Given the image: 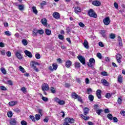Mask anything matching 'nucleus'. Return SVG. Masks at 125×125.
<instances>
[{
	"mask_svg": "<svg viewBox=\"0 0 125 125\" xmlns=\"http://www.w3.org/2000/svg\"><path fill=\"white\" fill-rule=\"evenodd\" d=\"M74 123H75V119L67 117L64 119V123H63V125H70L69 123L74 124Z\"/></svg>",
	"mask_w": 125,
	"mask_h": 125,
	"instance_id": "f257e3e1",
	"label": "nucleus"
},
{
	"mask_svg": "<svg viewBox=\"0 0 125 125\" xmlns=\"http://www.w3.org/2000/svg\"><path fill=\"white\" fill-rule=\"evenodd\" d=\"M88 14L90 17H93V18H97V15L92 9H90L88 12Z\"/></svg>",
	"mask_w": 125,
	"mask_h": 125,
	"instance_id": "f03ea898",
	"label": "nucleus"
},
{
	"mask_svg": "<svg viewBox=\"0 0 125 125\" xmlns=\"http://www.w3.org/2000/svg\"><path fill=\"white\" fill-rule=\"evenodd\" d=\"M89 62H87V65L88 67H91L92 68L94 65H95V60L94 58H90L89 60Z\"/></svg>",
	"mask_w": 125,
	"mask_h": 125,
	"instance_id": "7ed1b4c3",
	"label": "nucleus"
},
{
	"mask_svg": "<svg viewBox=\"0 0 125 125\" xmlns=\"http://www.w3.org/2000/svg\"><path fill=\"white\" fill-rule=\"evenodd\" d=\"M36 65H40V63H39L38 62H32L31 64V66L36 72H39V68H37V66H36Z\"/></svg>",
	"mask_w": 125,
	"mask_h": 125,
	"instance_id": "20e7f679",
	"label": "nucleus"
},
{
	"mask_svg": "<svg viewBox=\"0 0 125 125\" xmlns=\"http://www.w3.org/2000/svg\"><path fill=\"white\" fill-rule=\"evenodd\" d=\"M42 88L43 91H47L49 90V86L47 83H44L42 85Z\"/></svg>",
	"mask_w": 125,
	"mask_h": 125,
	"instance_id": "39448f33",
	"label": "nucleus"
},
{
	"mask_svg": "<svg viewBox=\"0 0 125 125\" xmlns=\"http://www.w3.org/2000/svg\"><path fill=\"white\" fill-rule=\"evenodd\" d=\"M78 58L80 62L83 64V65L85 64V59L84 57H83L82 56H78Z\"/></svg>",
	"mask_w": 125,
	"mask_h": 125,
	"instance_id": "423d86ee",
	"label": "nucleus"
},
{
	"mask_svg": "<svg viewBox=\"0 0 125 125\" xmlns=\"http://www.w3.org/2000/svg\"><path fill=\"white\" fill-rule=\"evenodd\" d=\"M105 26H108L109 24H110V18L109 17H106L105 19H104L103 20Z\"/></svg>",
	"mask_w": 125,
	"mask_h": 125,
	"instance_id": "0eeeda50",
	"label": "nucleus"
},
{
	"mask_svg": "<svg viewBox=\"0 0 125 125\" xmlns=\"http://www.w3.org/2000/svg\"><path fill=\"white\" fill-rule=\"evenodd\" d=\"M15 55L18 59L21 60V59H23V56H22V54H20L19 52H16Z\"/></svg>",
	"mask_w": 125,
	"mask_h": 125,
	"instance_id": "6e6552de",
	"label": "nucleus"
},
{
	"mask_svg": "<svg viewBox=\"0 0 125 125\" xmlns=\"http://www.w3.org/2000/svg\"><path fill=\"white\" fill-rule=\"evenodd\" d=\"M24 53L26 56H28L29 58H32L33 57V55L32 54V53L31 52L26 50L24 51Z\"/></svg>",
	"mask_w": 125,
	"mask_h": 125,
	"instance_id": "1a4fd4ad",
	"label": "nucleus"
},
{
	"mask_svg": "<svg viewBox=\"0 0 125 125\" xmlns=\"http://www.w3.org/2000/svg\"><path fill=\"white\" fill-rule=\"evenodd\" d=\"M9 123L10 125H16L17 121H16V119L15 118H12L10 120Z\"/></svg>",
	"mask_w": 125,
	"mask_h": 125,
	"instance_id": "9d476101",
	"label": "nucleus"
},
{
	"mask_svg": "<svg viewBox=\"0 0 125 125\" xmlns=\"http://www.w3.org/2000/svg\"><path fill=\"white\" fill-rule=\"evenodd\" d=\"M52 15L53 17L55 19H59V18H60V14H59L58 12H54Z\"/></svg>",
	"mask_w": 125,
	"mask_h": 125,
	"instance_id": "9b49d317",
	"label": "nucleus"
},
{
	"mask_svg": "<svg viewBox=\"0 0 125 125\" xmlns=\"http://www.w3.org/2000/svg\"><path fill=\"white\" fill-rule=\"evenodd\" d=\"M100 34L102 35V37L104 39H107V35H106V31L104 30H101Z\"/></svg>",
	"mask_w": 125,
	"mask_h": 125,
	"instance_id": "f8f14e48",
	"label": "nucleus"
},
{
	"mask_svg": "<svg viewBox=\"0 0 125 125\" xmlns=\"http://www.w3.org/2000/svg\"><path fill=\"white\" fill-rule=\"evenodd\" d=\"M121 59H122V55H121L120 54H117L116 55V60L118 63H121V62H122Z\"/></svg>",
	"mask_w": 125,
	"mask_h": 125,
	"instance_id": "ddd939ff",
	"label": "nucleus"
},
{
	"mask_svg": "<svg viewBox=\"0 0 125 125\" xmlns=\"http://www.w3.org/2000/svg\"><path fill=\"white\" fill-rule=\"evenodd\" d=\"M83 111L84 115L85 116H87V114H88L89 112V109L87 107H84L83 109Z\"/></svg>",
	"mask_w": 125,
	"mask_h": 125,
	"instance_id": "4468645a",
	"label": "nucleus"
},
{
	"mask_svg": "<svg viewBox=\"0 0 125 125\" xmlns=\"http://www.w3.org/2000/svg\"><path fill=\"white\" fill-rule=\"evenodd\" d=\"M72 66V62L71 61H67L65 63V67L66 68H70Z\"/></svg>",
	"mask_w": 125,
	"mask_h": 125,
	"instance_id": "2eb2a0df",
	"label": "nucleus"
},
{
	"mask_svg": "<svg viewBox=\"0 0 125 125\" xmlns=\"http://www.w3.org/2000/svg\"><path fill=\"white\" fill-rule=\"evenodd\" d=\"M92 4L93 5H95L96 6H99L100 4H101V3L99 2V1L98 0H95L92 2Z\"/></svg>",
	"mask_w": 125,
	"mask_h": 125,
	"instance_id": "dca6fc26",
	"label": "nucleus"
},
{
	"mask_svg": "<svg viewBox=\"0 0 125 125\" xmlns=\"http://www.w3.org/2000/svg\"><path fill=\"white\" fill-rule=\"evenodd\" d=\"M101 82L104 85H106V86H108V85H109V83H108L107 80H106L105 79H102Z\"/></svg>",
	"mask_w": 125,
	"mask_h": 125,
	"instance_id": "f3484780",
	"label": "nucleus"
},
{
	"mask_svg": "<svg viewBox=\"0 0 125 125\" xmlns=\"http://www.w3.org/2000/svg\"><path fill=\"white\" fill-rule=\"evenodd\" d=\"M38 29H34L32 31V36L33 37H36L38 36Z\"/></svg>",
	"mask_w": 125,
	"mask_h": 125,
	"instance_id": "a211bd4d",
	"label": "nucleus"
},
{
	"mask_svg": "<svg viewBox=\"0 0 125 125\" xmlns=\"http://www.w3.org/2000/svg\"><path fill=\"white\" fill-rule=\"evenodd\" d=\"M75 12L76 13V14H78L79 12H82V9H81V8L80 7H76L75 8Z\"/></svg>",
	"mask_w": 125,
	"mask_h": 125,
	"instance_id": "6ab92c4d",
	"label": "nucleus"
},
{
	"mask_svg": "<svg viewBox=\"0 0 125 125\" xmlns=\"http://www.w3.org/2000/svg\"><path fill=\"white\" fill-rule=\"evenodd\" d=\"M118 39L120 46H123V41L122 40V38H121L120 36H118Z\"/></svg>",
	"mask_w": 125,
	"mask_h": 125,
	"instance_id": "aec40b11",
	"label": "nucleus"
},
{
	"mask_svg": "<svg viewBox=\"0 0 125 125\" xmlns=\"http://www.w3.org/2000/svg\"><path fill=\"white\" fill-rule=\"evenodd\" d=\"M83 45L85 48H86L87 49H88V48L89 47V46H88V42L86 40L84 41Z\"/></svg>",
	"mask_w": 125,
	"mask_h": 125,
	"instance_id": "412c9836",
	"label": "nucleus"
},
{
	"mask_svg": "<svg viewBox=\"0 0 125 125\" xmlns=\"http://www.w3.org/2000/svg\"><path fill=\"white\" fill-rule=\"evenodd\" d=\"M71 96L72 98H74V99H77L78 97H79V95H78L77 93L74 92L72 93Z\"/></svg>",
	"mask_w": 125,
	"mask_h": 125,
	"instance_id": "4be33fe9",
	"label": "nucleus"
},
{
	"mask_svg": "<svg viewBox=\"0 0 125 125\" xmlns=\"http://www.w3.org/2000/svg\"><path fill=\"white\" fill-rule=\"evenodd\" d=\"M81 117L85 121H88L89 120V116H84L83 114H81Z\"/></svg>",
	"mask_w": 125,
	"mask_h": 125,
	"instance_id": "5701e85b",
	"label": "nucleus"
},
{
	"mask_svg": "<svg viewBox=\"0 0 125 125\" xmlns=\"http://www.w3.org/2000/svg\"><path fill=\"white\" fill-rule=\"evenodd\" d=\"M41 21L42 25H43L44 26H46V23L47 22V21H46V19H42Z\"/></svg>",
	"mask_w": 125,
	"mask_h": 125,
	"instance_id": "b1692460",
	"label": "nucleus"
},
{
	"mask_svg": "<svg viewBox=\"0 0 125 125\" xmlns=\"http://www.w3.org/2000/svg\"><path fill=\"white\" fill-rule=\"evenodd\" d=\"M17 104V102L16 101H12L9 103V106H14V105H16Z\"/></svg>",
	"mask_w": 125,
	"mask_h": 125,
	"instance_id": "393cba45",
	"label": "nucleus"
},
{
	"mask_svg": "<svg viewBox=\"0 0 125 125\" xmlns=\"http://www.w3.org/2000/svg\"><path fill=\"white\" fill-rule=\"evenodd\" d=\"M22 43L24 46L28 45V41L26 39H23L22 40Z\"/></svg>",
	"mask_w": 125,
	"mask_h": 125,
	"instance_id": "a878e982",
	"label": "nucleus"
},
{
	"mask_svg": "<svg viewBox=\"0 0 125 125\" xmlns=\"http://www.w3.org/2000/svg\"><path fill=\"white\" fill-rule=\"evenodd\" d=\"M118 82H119L120 83H123V78H122V75L118 76Z\"/></svg>",
	"mask_w": 125,
	"mask_h": 125,
	"instance_id": "bb28decb",
	"label": "nucleus"
},
{
	"mask_svg": "<svg viewBox=\"0 0 125 125\" xmlns=\"http://www.w3.org/2000/svg\"><path fill=\"white\" fill-rule=\"evenodd\" d=\"M52 67H53V70H55V71H56V70H57V68H58V65L56 63H53Z\"/></svg>",
	"mask_w": 125,
	"mask_h": 125,
	"instance_id": "cd10ccee",
	"label": "nucleus"
},
{
	"mask_svg": "<svg viewBox=\"0 0 125 125\" xmlns=\"http://www.w3.org/2000/svg\"><path fill=\"white\" fill-rule=\"evenodd\" d=\"M45 32L47 36H50L51 35V31L49 29H46Z\"/></svg>",
	"mask_w": 125,
	"mask_h": 125,
	"instance_id": "c85d7f7f",
	"label": "nucleus"
},
{
	"mask_svg": "<svg viewBox=\"0 0 125 125\" xmlns=\"http://www.w3.org/2000/svg\"><path fill=\"white\" fill-rule=\"evenodd\" d=\"M88 99L90 101L92 102L94 99V97L92 95H89L88 96Z\"/></svg>",
	"mask_w": 125,
	"mask_h": 125,
	"instance_id": "c756f323",
	"label": "nucleus"
},
{
	"mask_svg": "<svg viewBox=\"0 0 125 125\" xmlns=\"http://www.w3.org/2000/svg\"><path fill=\"white\" fill-rule=\"evenodd\" d=\"M18 6L19 7V9L21 10V11H22V10H24V5H18Z\"/></svg>",
	"mask_w": 125,
	"mask_h": 125,
	"instance_id": "7c9ffc66",
	"label": "nucleus"
},
{
	"mask_svg": "<svg viewBox=\"0 0 125 125\" xmlns=\"http://www.w3.org/2000/svg\"><path fill=\"white\" fill-rule=\"evenodd\" d=\"M75 68H80L81 67V64L80 62H75L74 63Z\"/></svg>",
	"mask_w": 125,
	"mask_h": 125,
	"instance_id": "2f4dec72",
	"label": "nucleus"
},
{
	"mask_svg": "<svg viewBox=\"0 0 125 125\" xmlns=\"http://www.w3.org/2000/svg\"><path fill=\"white\" fill-rule=\"evenodd\" d=\"M32 10L35 14H38V10H37V8H36V7L33 6L32 7Z\"/></svg>",
	"mask_w": 125,
	"mask_h": 125,
	"instance_id": "473e14b6",
	"label": "nucleus"
},
{
	"mask_svg": "<svg viewBox=\"0 0 125 125\" xmlns=\"http://www.w3.org/2000/svg\"><path fill=\"white\" fill-rule=\"evenodd\" d=\"M1 72L3 74V75H5L6 74V70H5V69L3 67H1L0 68Z\"/></svg>",
	"mask_w": 125,
	"mask_h": 125,
	"instance_id": "72a5a7b5",
	"label": "nucleus"
},
{
	"mask_svg": "<svg viewBox=\"0 0 125 125\" xmlns=\"http://www.w3.org/2000/svg\"><path fill=\"white\" fill-rule=\"evenodd\" d=\"M19 69L22 73H25V69L21 66H20Z\"/></svg>",
	"mask_w": 125,
	"mask_h": 125,
	"instance_id": "f704fd0d",
	"label": "nucleus"
},
{
	"mask_svg": "<svg viewBox=\"0 0 125 125\" xmlns=\"http://www.w3.org/2000/svg\"><path fill=\"white\" fill-rule=\"evenodd\" d=\"M110 39L112 40H114V39H116V35L114 34L111 33L110 35Z\"/></svg>",
	"mask_w": 125,
	"mask_h": 125,
	"instance_id": "c9c22d12",
	"label": "nucleus"
},
{
	"mask_svg": "<svg viewBox=\"0 0 125 125\" xmlns=\"http://www.w3.org/2000/svg\"><path fill=\"white\" fill-rule=\"evenodd\" d=\"M107 117L108 119H109V120H113V115L112 114L109 113L107 115Z\"/></svg>",
	"mask_w": 125,
	"mask_h": 125,
	"instance_id": "e433bc0d",
	"label": "nucleus"
},
{
	"mask_svg": "<svg viewBox=\"0 0 125 125\" xmlns=\"http://www.w3.org/2000/svg\"><path fill=\"white\" fill-rule=\"evenodd\" d=\"M35 119L36 121H39V120L41 119V115H40L39 114H36L35 115Z\"/></svg>",
	"mask_w": 125,
	"mask_h": 125,
	"instance_id": "4c0bfd02",
	"label": "nucleus"
},
{
	"mask_svg": "<svg viewBox=\"0 0 125 125\" xmlns=\"http://www.w3.org/2000/svg\"><path fill=\"white\" fill-rule=\"evenodd\" d=\"M96 112L98 115H101V112H103V110L102 109H98L96 110Z\"/></svg>",
	"mask_w": 125,
	"mask_h": 125,
	"instance_id": "58836bf2",
	"label": "nucleus"
},
{
	"mask_svg": "<svg viewBox=\"0 0 125 125\" xmlns=\"http://www.w3.org/2000/svg\"><path fill=\"white\" fill-rule=\"evenodd\" d=\"M42 99L44 102H47V101H48V98H46L45 97L42 96Z\"/></svg>",
	"mask_w": 125,
	"mask_h": 125,
	"instance_id": "ea45409f",
	"label": "nucleus"
},
{
	"mask_svg": "<svg viewBox=\"0 0 125 125\" xmlns=\"http://www.w3.org/2000/svg\"><path fill=\"white\" fill-rule=\"evenodd\" d=\"M58 104H59V105H65V101L63 100H60Z\"/></svg>",
	"mask_w": 125,
	"mask_h": 125,
	"instance_id": "a19ab883",
	"label": "nucleus"
},
{
	"mask_svg": "<svg viewBox=\"0 0 125 125\" xmlns=\"http://www.w3.org/2000/svg\"><path fill=\"white\" fill-rule=\"evenodd\" d=\"M58 38L59 39V40H64V36L61 34H59L58 35Z\"/></svg>",
	"mask_w": 125,
	"mask_h": 125,
	"instance_id": "79ce46f5",
	"label": "nucleus"
},
{
	"mask_svg": "<svg viewBox=\"0 0 125 125\" xmlns=\"http://www.w3.org/2000/svg\"><path fill=\"white\" fill-rule=\"evenodd\" d=\"M101 75H102V76H108V74L107 73V72H106V71L102 72L101 73Z\"/></svg>",
	"mask_w": 125,
	"mask_h": 125,
	"instance_id": "37998d69",
	"label": "nucleus"
},
{
	"mask_svg": "<svg viewBox=\"0 0 125 125\" xmlns=\"http://www.w3.org/2000/svg\"><path fill=\"white\" fill-rule=\"evenodd\" d=\"M7 84H9V85H13V83L11 80H8L7 81Z\"/></svg>",
	"mask_w": 125,
	"mask_h": 125,
	"instance_id": "c03bdc74",
	"label": "nucleus"
},
{
	"mask_svg": "<svg viewBox=\"0 0 125 125\" xmlns=\"http://www.w3.org/2000/svg\"><path fill=\"white\" fill-rule=\"evenodd\" d=\"M50 90L52 93H55V92H56V91H55V89L53 87H51Z\"/></svg>",
	"mask_w": 125,
	"mask_h": 125,
	"instance_id": "a18cd8bd",
	"label": "nucleus"
},
{
	"mask_svg": "<svg viewBox=\"0 0 125 125\" xmlns=\"http://www.w3.org/2000/svg\"><path fill=\"white\" fill-rule=\"evenodd\" d=\"M97 57H98L99 59H102V55L100 53L97 54Z\"/></svg>",
	"mask_w": 125,
	"mask_h": 125,
	"instance_id": "49530a36",
	"label": "nucleus"
},
{
	"mask_svg": "<svg viewBox=\"0 0 125 125\" xmlns=\"http://www.w3.org/2000/svg\"><path fill=\"white\" fill-rule=\"evenodd\" d=\"M13 114H12V112L11 111H9L7 113V116L9 118H11V117H12L13 116Z\"/></svg>",
	"mask_w": 125,
	"mask_h": 125,
	"instance_id": "de8ad7c7",
	"label": "nucleus"
},
{
	"mask_svg": "<svg viewBox=\"0 0 125 125\" xmlns=\"http://www.w3.org/2000/svg\"><path fill=\"white\" fill-rule=\"evenodd\" d=\"M21 125H28V123H27V122L25 121V120H22L21 121Z\"/></svg>",
	"mask_w": 125,
	"mask_h": 125,
	"instance_id": "09e8293b",
	"label": "nucleus"
},
{
	"mask_svg": "<svg viewBox=\"0 0 125 125\" xmlns=\"http://www.w3.org/2000/svg\"><path fill=\"white\" fill-rule=\"evenodd\" d=\"M106 98H107L108 99H109V98H110L111 97V94L109 93H107L105 95Z\"/></svg>",
	"mask_w": 125,
	"mask_h": 125,
	"instance_id": "8fccbe9b",
	"label": "nucleus"
},
{
	"mask_svg": "<svg viewBox=\"0 0 125 125\" xmlns=\"http://www.w3.org/2000/svg\"><path fill=\"white\" fill-rule=\"evenodd\" d=\"M87 94H90V93H91L92 92V89H91V88H88L87 89Z\"/></svg>",
	"mask_w": 125,
	"mask_h": 125,
	"instance_id": "3c124183",
	"label": "nucleus"
},
{
	"mask_svg": "<svg viewBox=\"0 0 125 125\" xmlns=\"http://www.w3.org/2000/svg\"><path fill=\"white\" fill-rule=\"evenodd\" d=\"M36 58L37 59H41V54L38 53L35 55Z\"/></svg>",
	"mask_w": 125,
	"mask_h": 125,
	"instance_id": "603ef678",
	"label": "nucleus"
},
{
	"mask_svg": "<svg viewBox=\"0 0 125 125\" xmlns=\"http://www.w3.org/2000/svg\"><path fill=\"white\" fill-rule=\"evenodd\" d=\"M38 33L39 34H40V35H42L43 34V33H44V32H43V30L41 29V30H38Z\"/></svg>",
	"mask_w": 125,
	"mask_h": 125,
	"instance_id": "864d4df0",
	"label": "nucleus"
},
{
	"mask_svg": "<svg viewBox=\"0 0 125 125\" xmlns=\"http://www.w3.org/2000/svg\"><path fill=\"white\" fill-rule=\"evenodd\" d=\"M5 33V35H6V36H11V33H10V32L9 31H5L4 32Z\"/></svg>",
	"mask_w": 125,
	"mask_h": 125,
	"instance_id": "5fc2aeb1",
	"label": "nucleus"
},
{
	"mask_svg": "<svg viewBox=\"0 0 125 125\" xmlns=\"http://www.w3.org/2000/svg\"><path fill=\"white\" fill-rule=\"evenodd\" d=\"M79 25L81 27V28H84L85 25H84V24H83V23L80 22H79Z\"/></svg>",
	"mask_w": 125,
	"mask_h": 125,
	"instance_id": "6e6d98bb",
	"label": "nucleus"
},
{
	"mask_svg": "<svg viewBox=\"0 0 125 125\" xmlns=\"http://www.w3.org/2000/svg\"><path fill=\"white\" fill-rule=\"evenodd\" d=\"M77 99L78 101H79V102L83 103V99H82V97L81 96H78V97H77Z\"/></svg>",
	"mask_w": 125,
	"mask_h": 125,
	"instance_id": "4d7b16f0",
	"label": "nucleus"
},
{
	"mask_svg": "<svg viewBox=\"0 0 125 125\" xmlns=\"http://www.w3.org/2000/svg\"><path fill=\"white\" fill-rule=\"evenodd\" d=\"M112 120H113L114 123H118V118H117V117H114L112 118Z\"/></svg>",
	"mask_w": 125,
	"mask_h": 125,
	"instance_id": "13d9d810",
	"label": "nucleus"
},
{
	"mask_svg": "<svg viewBox=\"0 0 125 125\" xmlns=\"http://www.w3.org/2000/svg\"><path fill=\"white\" fill-rule=\"evenodd\" d=\"M0 88L1 90H7L6 87H5L4 86H0Z\"/></svg>",
	"mask_w": 125,
	"mask_h": 125,
	"instance_id": "bf43d9fd",
	"label": "nucleus"
},
{
	"mask_svg": "<svg viewBox=\"0 0 125 125\" xmlns=\"http://www.w3.org/2000/svg\"><path fill=\"white\" fill-rule=\"evenodd\" d=\"M122 98H118V101H117L118 104H122Z\"/></svg>",
	"mask_w": 125,
	"mask_h": 125,
	"instance_id": "052dcab7",
	"label": "nucleus"
},
{
	"mask_svg": "<svg viewBox=\"0 0 125 125\" xmlns=\"http://www.w3.org/2000/svg\"><path fill=\"white\" fill-rule=\"evenodd\" d=\"M13 111L16 113H19L20 112V109H19V108H15L13 109Z\"/></svg>",
	"mask_w": 125,
	"mask_h": 125,
	"instance_id": "680f3d73",
	"label": "nucleus"
},
{
	"mask_svg": "<svg viewBox=\"0 0 125 125\" xmlns=\"http://www.w3.org/2000/svg\"><path fill=\"white\" fill-rule=\"evenodd\" d=\"M31 120H32L33 122H35L36 121V119H35V117L32 115H30L29 116Z\"/></svg>",
	"mask_w": 125,
	"mask_h": 125,
	"instance_id": "e2e57ef3",
	"label": "nucleus"
},
{
	"mask_svg": "<svg viewBox=\"0 0 125 125\" xmlns=\"http://www.w3.org/2000/svg\"><path fill=\"white\" fill-rule=\"evenodd\" d=\"M55 102H56L57 103H59V102L60 101V99H59V98L56 97L54 99Z\"/></svg>",
	"mask_w": 125,
	"mask_h": 125,
	"instance_id": "0e129e2a",
	"label": "nucleus"
},
{
	"mask_svg": "<svg viewBox=\"0 0 125 125\" xmlns=\"http://www.w3.org/2000/svg\"><path fill=\"white\" fill-rule=\"evenodd\" d=\"M76 81L77 82V83H82V81L81 80V79L79 78H76Z\"/></svg>",
	"mask_w": 125,
	"mask_h": 125,
	"instance_id": "69168bd1",
	"label": "nucleus"
},
{
	"mask_svg": "<svg viewBox=\"0 0 125 125\" xmlns=\"http://www.w3.org/2000/svg\"><path fill=\"white\" fill-rule=\"evenodd\" d=\"M0 53H1V55H5V50H1L0 51Z\"/></svg>",
	"mask_w": 125,
	"mask_h": 125,
	"instance_id": "338daca9",
	"label": "nucleus"
},
{
	"mask_svg": "<svg viewBox=\"0 0 125 125\" xmlns=\"http://www.w3.org/2000/svg\"><path fill=\"white\" fill-rule=\"evenodd\" d=\"M121 115H122L124 117L125 116V111L123 110L120 111Z\"/></svg>",
	"mask_w": 125,
	"mask_h": 125,
	"instance_id": "774afa93",
	"label": "nucleus"
}]
</instances>
